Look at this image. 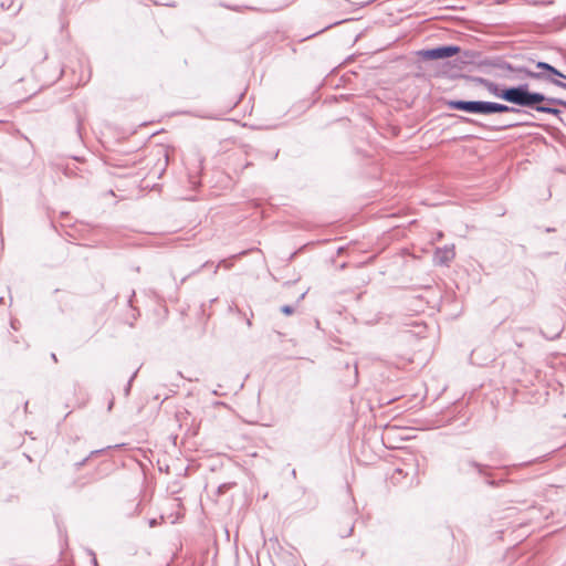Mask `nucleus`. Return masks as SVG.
Listing matches in <instances>:
<instances>
[{"instance_id":"obj_7","label":"nucleus","mask_w":566,"mask_h":566,"mask_svg":"<svg viewBox=\"0 0 566 566\" xmlns=\"http://www.w3.org/2000/svg\"><path fill=\"white\" fill-rule=\"evenodd\" d=\"M468 468L475 469L480 475L489 476V474L486 472L488 465H483L481 463H478V462L471 461V460L462 461L459 464V471L461 473H467L468 472Z\"/></svg>"},{"instance_id":"obj_18","label":"nucleus","mask_w":566,"mask_h":566,"mask_svg":"<svg viewBox=\"0 0 566 566\" xmlns=\"http://www.w3.org/2000/svg\"><path fill=\"white\" fill-rule=\"evenodd\" d=\"M51 358H52V360H53L54 363H57V361H59V360H57V357H56V355H55L54 353H52V354H51Z\"/></svg>"},{"instance_id":"obj_5","label":"nucleus","mask_w":566,"mask_h":566,"mask_svg":"<svg viewBox=\"0 0 566 566\" xmlns=\"http://www.w3.org/2000/svg\"><path fill=\"white\" fill-rule=\"evenodd\" d=\"M460 52L458 45H442L433 49L422 50L419 55L424 60H441L451 57Z\"/></svg>"},{"instance_id":"obj_1","label":"nucleus","mask_w":566,"mask_h":566,"mask_svg":"<svg viewBox=\"0 0 566 566\" xmlns=\"http://www.w3.org/2000/svg\"><path fill=\"white\" fill-rule=\"evenodd\" d=\"M474 81L483 85L492 95L517 106L537 99L536 96L531 94L527 84L500 88L497 84L483 77H475Z\"/></svg>"},{"instance_id":"obj_20","label":"nucleus","mask_w":566,"mask_h":566,"mask_svg":"<svg viewBox=\"0 0 566 566\" xmlns=\"http://www.w3.org/2000/svg\"><path fill=\"white\" fill-rule=\"evenodd\" d=\"M443 237L442 232L438 233V239H441Z\"/></svg>"},{"instance_id":"obj_13","label":"nucleus","mask_w":566,"mask_h":566,"mask_svg":"<svg viewBox=\"0 0 566 566\" xmlns=\"http://www.w3.org/2000/svg\"><path fill=\"white\" fill-rule=\"evenodd\" d=\"M281 312H282L283 314H285V315H291V314H293V313H294V307H293V306H291V305H283V306L281 307Z\"/></svg>"},{"instance_id":"obj_17","label":"nucleus","mask_w":566,"mask_h":566,"mask_svg":"<svg viewBox=\"0 0 566 566\" xmlns=\"http://www.w3.org/2000/svg\"><path fill=\"white\" fill-rule=\"evenodd\" d=\"M136 374H137V373L135 371V373L133 374L132 378H130V379H129V381H128V386H127V388H126V391H127V392L129 391L130 382H132V381H133V379L136 377Z\"/></svg>"},{"instance_id":"obj_3","label":"nucleus","mask_w":566,"mask_h":566,"mask_svg":"<svg viewBox=\"0 0 566 566\" xmlns=\"http://www.w3.org/2000/svg\"><path fill=\"white\" fill-rule=\"evenodd\" d=\"M536 69L538 71H532L530 69H520L518 71L523 73L525 77L546 81L565 90L566 83L559 81L558 78L566 80V75L558 71L556 67L546 62H537Z\"/></svg>"},{"instance_id":"obj_11","label":"nucleus","mask_w":566,"mask_h":566,"mask_svg":"<svg viewBox=\"0 0 566 566\" xmlns=\"http://www.w3.org/2000/svg\"><path fill=\"white\" fill-rule=\"evenodd\" d=\"M233 485H234V483H223V484L219 485L218 494L219 495L224 494Z\"/></svg>"},{"instance_id":"obj_8","label":"nucleus","mask_w":566,"mask_h":566,"mask_svg":"<svg viewBox=\"0 0 566 566\" xmlns=\"http://www.w3.org/2000/svg\"><path fill=\"white\" fill-rule=\"evenodd\" d=\"M492 65L502 71V72H514V73H517L520 74L522 77H525L523 75V73H521L518 70L520 69H527L526 66H522V65H517V66H514L512 65L511 63L506 62V61H503V60H496L495 62L492 63Z\"/></svg>"},{"instance_id":"obj_9","label":"nucleus","mask_w":566,"mask_h":566,"mask_svg":"<svg viewBox=\"0 0 566 566\" xmlns=\"http://www.w3.org/2000/svg\"><path fill=\"white\" fill-rule=\"evenodd\" d=\"M343 526L338 530V535L343 538L348 537L353 534L354 522L352 516H346L343 522Z\"/></svg>"},{"instance_id":"obj_22","label":"nucleus","mask_w":566,"mask_h":566,"mask_svg":"<svg viewBox=\"0 0 566 566\" xmlns=\"http://www.w3.org/2000/svg\"><path fill=\"white\" fill-rule=\"evenodd\" d=\"M565 90H566V85H565Z\"/></svg>"},{"instance_id":"obj_14","label":"nucleus","mask_w":566,"mask_h":566,"mask_svg":"<svg viewBox=\"0 0 566 566\" xmlns=\"http://www.w3.org/2000/svg\"><path fill=\"white\" fill-rule=\"evenodd\" d=\"M522 125L523 124H521V123H507V124H503L501 127H499V129H509V128L518 127Z\"/></svg>"},{"instance_id":"obj_21","label":"nucleus","mask_w":566,"mask_h":566,"mask_svg":"<svg viewBox=\"0 0 566 566\" xmlns=\"http://www.w3.org/2000/svg\"><path fill=\"white\" fill-rule=\"evenodd\" d=\"M2 302H3V297H0V304H2Z\"/></svg>"},{"instance_id":"obj_4","label":"nucleus","mask_w":566,"mask_h":566,"mask_svg":"<svg viewBox=\"0 0 566 566\" xmlns=\"http://www.w3.org/2000/svg\"><path fill=\"white\" fill-rule=\"evenodd\" d=\"M531 94L536 96L537 99L527 102L526 104H524V103L518 104L520 107H528V108L535 109L536 112L552 114L555 116H559L560 111L555 107L543 105L542 104L543 102H547L548 104H552V105H560V106L566 107V101H564V99L556 98V97H547L544 94L538 93V92H531Z\"/></svg>"},{"instance_id":"obj_12","label":"nucleus","mask_w":566,"mask_h":566,"mask_svg":"<svg viewBox=\"0 0 566 566\" xmlns=\"http://www.w3.org/2000/svg\"><path fill=\"white\" fill-rule=\"evenodd\" d=\"M223 265L226 269H230L232 266L231 262H228L227 260H222L217 266L214 268L213 273L216 274L218 272V269Z\"/></svg>"},{"instance_id":"obj_2","label":"nucleus","mask_w":566,"mask_h":566,"mask_svg":"<svg viewBox=\"0 0 566 566\" xmlns=\"http://www.w3.org/2000/svg\"><path fill=\"white\" fill-rule=\"evenodd\" d=\"M447 105L450 109L482 115H491L496 113H525L521 108L489 101L451 99L447 103Z\"/></svg>"},{"instance_id":"obj_15","label":"nucleus","mask_w":566,"mask_h":566,"mask_svg":"<svg viewBox=\"0 0 566 566\" xmlns=\"http://www.w3.org/2000/svg\"><path fill=\"white\" fill-rule=\"evenodd\" d=\"M485 482H486L489 485H491V486H495V485H497V482H496V481L491 480V479H489V478L486 479V481H485Z\"/></svg>"},{"instance_id":"obj_6","label":"nucleus","mask_w":566,"mask_h":566,"mask_svg":"<svg viewBox=\"0 0 566 566\" xmlns=\"http://www.w3.org/2000/svg\"><path fill=\"white\" fill-rule=\"evenodd\" d=\"M454 245H444L442 248L436 249L433 253V262L438 265H449L450 262L454 259Z\"/></svg>"},{"instance_id":"obj_10","label":"nucleus","mask_w":566,"mask_h":566,"mask_svg":"<svg viewBox=\"0 0 566 566\" xmlns=\"http://www.w3.org/2000/svg\"><path fill=\"white\" fill-rule=\"evenodd\" d=\"M407 474L403 473V470L400 468L395 469L391 480L394 483H399L401 481V478H405Z\"/></svg>"},{"instance_id":"obj_16","label":"nucleus","mask_w":566,"mask_h":566,"mask_svg":"<svg viewBox=\"0 0 566 566\" xmlns=\"http://www.w3.org/2000/svg\"><path fill=\"white\" fill-rule=\"evenodd\" d=\"M87 460H88V457H87V458H85V459H83L82 461L77 462V463H76V467H77V468L83 467V465L86 463V461H87Z\"/></svg>"},{"instance_id":"obj_19","label":"nucleus","mask_w":566,"mask_h":566,"mask_svg":"<svg viewBox=\"0 0 566 566\" xmlns=\"http://www.w3.org/2000/svg\"><path fill=\"white\" fill-rule=\"evenodd\" d=\"M101 452H102V450H95V451L91 452V455H94V454H97V453H101Z\"/></svg>"}]
</instances>
